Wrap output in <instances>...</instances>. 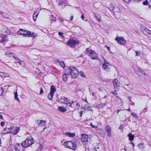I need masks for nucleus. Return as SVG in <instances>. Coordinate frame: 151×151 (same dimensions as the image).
Listing matches in <instances>:
<instances>
[{
	"label": "nucleus",
	"instance_id": "obj_39",
	"mask_svg": "<svg viewBox=\"0 0 151 151\" xmlns=\"http://www.w3.org/2000/svg\"><path fill=\"white\" fill-rule=\"evenodd\" d=\"M138 146L140 149H142L143 148V145L142 144H139L138 145Z\"/></svg>",
	"mask_w": 151,
	"mask_h": 151
},
{
	"label": "nucleus",
	"instance_id": "obj_18",
	"mask_svg": "<svg viewBox=\"0 0 151 151\" xmlns=\"http://www.w3.org/2000/svg\"><path fill=\"white\" fill-rule=\"evenodd\" d=\"M109 64L107 63H105L103 65V68L104 69L107 70L109 68Z\"/></svg>",
	"mask_w": 151,
	"mask_h": 151
},
{
	"label": "nucleus",
	"instance_id": "obj_45",
	"mask_svg": "<svg viewBox=\"0 0 151 151\" xmlns=\"http://www.w3.org/2000/svg\"><path fill=\"white\" fill-rule=\"evenodd\" d=\"M5 124V123L4 122H2L1 123V125L2 127H3Z\"/></svg>",
	"mask_w": 151,
	"mask_h": 151
},
{
	"label": "nucleus",
	"instance_id": "obj_11",
	"mask_svg": "<svg viewBox=\"0 0 151 151\" xmlns=\"http://www.w3.org/2000/svg\"><path fill=\"white\" fill-rule=\"evenodd\" d=\"M141 29L145 35L149 36V34H150V32L149 29L145 27L142 26L141 27Z\"/></svg>",
	"mask_w": 151,
	"mask_h": 151
},
{
	"label": "nucleus",
	"instance_id": "obj_27",
	"mask_svg": "<svg viewBox=\"0 0 151 151\" xmlns=\"http://www.w3.org/2000/svg\"><path fill=\"white\" fill-rule=\"evenodd\" d=\"M36 146L38 147V148L37 151H41L42 149V146L39 143H38L37 144Z\"/></svg>",
	"mask_w": 151,
	"mask_h": 151
},
{
	"label": "nucleus",
	"instance_id": "obj_40",
	"mask_svg": "<svg viewBox=\"0 0 151 151\" xmlns=\"http://www.w3.org/2000/svg\"><path fill=\"white\" fill-rule=\"evenodd\" d=\"M136 53V55L137 56H140L141 55V53L140 52H137V51H135Z\"/></svg>",
	"mask_w": 151,
	"mask_h": 151
},
{
	"label": "nucleus",
	"instance_id": "obj_13",
	"mask_svg": "<svg viewBox=\"0 0 151 151\" xmlns=\"http://www.w3.org/2000/svg\"><path fill=\"white\" fill-rule=\"evenodd\" d=\"M62 103L66 104H69V105H70L73 102L72 101H70L69 99L65 97L62 99Z\"/></svg>",
	"mask_w": 151,
	"mask_h": 151
},
{
	"label": "nucleus",
	"instance_id": "obj_52",
	"mask_svg": "<svg viewBox=\"0 0 151 151\" xmlns=\"http://www.w3.org/2000/svg\"><path fill=\"white\" fill-rule=\"evenodd\" d=\"M0 118L3 119V117L0 114Z\"/></svg>",
	"mask_w": 151,
	"mask_h": 151
},
{
	"label": "nucleus",
	"instance_id": "obj_53",
	"mask_svg": "<svg viewBox=\"0 0 151 151\" xmlns=\"http://www.w3.org/2000/svg\"><path fill=\"white\" fill-rule=\"evenodd\" d=\"M81 18L82 19H83V20H84V16H83V15H82V16H81Z\"/></svg>",
	"mask_w": 151,
	"mask_h": 151
},
{
	"label": "nucleus",
	"instance_id": "obj_16",
	"mask_svg": "<svg viewBox=\"0 0 151 151\" xmlns=\"http://www.w3.org/2000/svg\"><path fill=\"white\" fill-rule=\"evenodd\" d=\"M65 135L66 136L70 137H73L75 136V133H71L69 132L65 133Z\"/></svg>",
	"mask_w": 151,
	"mask_h": 151
},
{
	"label": "nucleus",
	"instance_id": "obj_1",
	"mask_svg": "<svg viewBox=\"0 0 151 151\" xmlns=\"http://www.w3.org/2000/svg\"><path fill=\"white\" fill-rule=\"evenodd\" d=\"M66 74L71 76V77L74 78L76 77L78 74V71L76 68L73 67L68 68L66 70Z\"/></svg>",
	"mask_w": 151,
	"mask_h": 151
},
{
	"label": "nucleus",
	"instance_id": "obj_60",
	"mask_svg": "<svg viewBox=\"0 0 151 151\" xmlns=\"http://www.w3.org/2000/svg\"><path fill=\"white\" fill-rule=\"evenodd\" d=\"M130 109H128L127 110H128V111H130Z\"/></svg>",
	"mask_w": 151,
	"mask_h": 151
},
{
	"label": "nucleus",
	"instance_id": "obj_8",
	"mask_svg": "<svg viewBox=\"0 0 151 151\" xmlns=\"http://www.w3.org/2000/svg\"><path fill=\"white\" fill-rule=\"evenodd\" d=\"M113 83L114 89L116 90H118L120 87V83L118 80L116 79L113 80Z\"/></svg>",
	"mask_w": 151,
	"mask_h": 151
},
{
	"label": "nucleus",
	"instance_id": "obj_23",
	"mask_svg": "<svg viewBox=\"0 0 151 151\" xmlns=\"http://www.w3.org/2000/svg\"><path fill=\"white\" fill-rule=\"evenodd\" d=\"M66 70L65 72V74L63 75V80L65 81H67V76H68V74H66Z\"/></svg>",
	"mask_w": 151,
	"mask_h": 151
},
{
	"label": "nucleus",
	"instance_id": "obj_26",
	"mask_svg": "<svg viewBox=\"0 0 151 151\" xmlns=\"http://www.w3.org/2000/svg\"><path fill=\"white\" fill-rule=\"evenodd\" d=\"M58 109L59 111L62 112H65L66 111V109L63 107L59 106Z\"/></svg>",
	"mask_w": 151,
	"mask_h": 151
},
{
	"label": "nucleus",
	"instance_id": "obj_32",
	"mask_svg": "<svg viewBox=\"0 0 151 151\" xmlns=\"http://www.w3.org/2000/svg\"><path fill=\"white\" fill-rule=\"evenodd\" d=\"M54 94L50 93L49 94V95L48 96V97L49 99L51 100L52 99L53 96Z\"/></svg>",
	"mask_w": 151,
	"mask_h": 151
},
{
	"label": "nucleus",
	"instance_id": "obj_30",
	"mask_svg": "<svg viewBox=\"0 0 151 151\" xmlns=\"http://www.w3.org/2000/svg\"><path fill=\"white\" fill-rule=\"evenodd\" d=\"M14 97L15 99L17 100L19 102L20 100L18 97V94L17 92L14 93Z\"/></svg>",
	"mask_w": 151,
	"mask_h": 151
},
{
	"label": "nucleus",
	"instance_id": "obj_58",
	"mask_svg": "<svg viewBox=\"0 0 151 151\" xmlns=\"http://www.w3.org/2000/svg\"><path fill=\"white\" fill-rule=\"evenodd\" d=\"M120 111V110L119 109H118V110L117 111V113H118Z\"/></svg>",
	"mask_w": 151,
	"mask_h": 151
},
{
	"label": "nucleus",
	"instance_id": "obj_9",
	"mask_svg": "<svg viewBox=\"0 0 151 151\" xmlns=\"http://www.w3.org/2000/svg\"><path fill=\"white\" fill-rule=\"evenodd\" d=\"M115 40L117 41L118 43L120 45H124L126 43V41L123 37H117L115 38Z\"/></svg>",
	"mask_w": 151,
	"mask_h": 151
},
{
	"label": "nucleus",
	"instance_id": "obj_5",
	"mask_svg": "<svg viewBox=\"0 0 151 151\" xmlns=\"http://www.w3.org/2000/svg\"><path fill=\"white\" fill-rule=\"evenodd\" d=\"M64 146L73 150H75L77 148L75 142L73 141L65 142L64 144Z\"/></svg>",
	"mask_w": 151,
	"mask_h": 151
},
{
	"label": "nucleus",
	"instance_id": "obj_15",
	"mask_svg": "<svg viewBox=\"0 0 151 151\" xmlns=\"http://www.w3.org/2000/svg\"><path fill=\"white\" fill-rule=\"evenodd\" d=\"M46 123V121L43 120H37V123L38 124L39 126H42L45 125Z\"/></svg>",
	"mask_w": 151,
	"mask_h": 151
},
{
	"label": "nucleus",
	"instance_id": "obj_20",
	"mask_svg": "<svg viewBox=\"0 0 151 151\" xmlns=\"http://www.w3.org/2000/svg\"><path fill=\"white\" fill-rule=\"evenodd\" d=\"M142 70L138 67H136L134 68V71L135 73L138 75L139 74H140V72Z\"/></svg>",
	"mask_w": 151,
	"mask_h": 151
},
{
	"label": "nucleus",
	"instance_id": "obj_49",
	"mask_svg": "<svg viewBox=\"0 0 151 151\" xmlns=\"http://www.w3.org/2000/svg\"><path fill=\"white\" fill-rule=\"evenodd\" d=\"M43 92V91L42 90V88H41V89H40V94H42Z\"/></svg>",
	"mask_w": 151,
	"mask_h": 151
},
{
	"label": "nucleus",
	"instance_id": "obj_36",
	"mask_svg": "<svg viewBox=\"0 0 151 151\" xmlns=\"http://www.w3.org/2000/svg\"><path fill=\"white\" fill-rule=\"evenodd\" d=\"M90 125L91 126L92 128H94L95 129H96L98 127L97 126L93 125L92 123L90 124Z\"/></svg>",
	"mask_w": 151,
	"mask_h": 151
},
{
	"label": "nucleus",
	"instance_id": "obj_62",
	"mask_svg": "<svg viewBox=\"0 0 151 151\" xmlns=\"http://www.w3.org/2000/svg\"><path fill=\"white\" fill-rule=\"evenodd\" d=\"M117 98H119V96H117Z\"/></svg>",
	"mask_w": 151,
	"mask_h": 151
},
{
	"label": "nucleus",
	"instance_id": "obj_10",
	"mask_svg": "<svg viewBox=\"0 0 151 151\" xmlns=\"http://www.w3.org/2000/svg\"><path fill=\"white\" fill-rule=\"evenodd\" d=\"M11 134H16L19 131V128L16 126H12L10 127Z\"/></svg>",
	"mask_w": 151,
	"mask_h": 151
},
{
	"label": "nucleus",
	"instance_id": "obj_29",
	"mask_svg": "<svg viewBox=\"0 0 151 151\" xmlns=\"http://www.w3.org/2000/svg\"><path fill=\"white\" fill-rule=\"evenodd\" d=\"M96 131L97 132L98 134H101L102 133V130L101 129L97 127L96 129Z\"/></svg>",
	"mask_w": 151,
	"mask_h": 151
},
{
	"label": "nucleus",
	"instance_id": "obj_24",
	"mask_svg": "<svg viewBox=\"0 0 151 151\" xmlns=\"http://www.w3.org/2000/svg\"><path fill=\"white\" fill-rule=\"evenodd\" d=\"M148 1L147 0L143 1V4L145 5L148 4L149 6L151 7V0H148Z\"/></svg>",
	"mask_w": 151,
	"mask_h": 151
},
{
	"label": "nucleus",
	"instance_id": "obj_50",
	"mask_svg": "<svg viewBox=\"0 0 151 151\" xmlns=\"http://www.w3.org/2000/svg\"><path fill=\"white\" fill-rule=\"evenodd\" d=\"M124 1L126 2H128L130 1V0H124Z\"/></svg>",
	"mask_w": 151,
	"mask_h": 151
},
{
	"label": "nucleus",
	"instance_id": "obj_42",
	"mask_svg": "<svg viewBox=\"0 0 151 151\" xmlns=\"http://www.w3.org/2000/svg\"><path fill=\"white\" fill-rule=\"evenodd\" d=\"M65 0H60V2L59 3V4H62L64 3V2L65 1Z\"/></svg>",
	"mask_w": 151,
	"mask_h": 151
},
{
	"label": "nucleus",
	"instance_id": "obj_54",
	"mask_svg": "<svg viewBox=\"0 0 151 151\" xmlns=\"http://www.w3.org/2000/svg\"><path fill=\"white\" fill-rule=\"evenodd\" d=\"M73 16H71V19H70V20L72 21L73 20Z\"/></svg>",
	"mask_w": 151,
	"mask_h": 151
},
{
	"label": "nucleus",
	"instance_id": "obj_59",
	"mask_svg": "<svg viewBox=\"0 0 151 151\" xmlns=\"http://www.w3.org/2000/svg\"><path fill=\"white\" fill-rule=\"evenodd\" d=\"M13 56L15 59H17V58L16 57H14V56Z\"/></svg>",
	"mask_w": 151,
	"mask_h": 151
},
{
	"label": "nucleus",
	"instance_id": "obj_7",
	"mask_svg": "<svg viewBox=\"0 0 151 151\" xmlns=\"http://www.w3.org/2000/svg\"><path fill=\"white\" fill-rule=\"evenodd\" d=\"M17 33L19 35H22L25 36L29 37L31 34V32L21 29Z\"/></svg>",
	"mask_w": 151,
	"mask_h": 151
},
{
	"label": "nucleus",
	"instance_id": "obj_17",
	"mask_svg": "<svg viewBox=\"0 0 151 151\" xmlns=\"http://www.w3.org/2000/svg\"><path fill=\"white\" fill-rule=\"evenodd\" d=\"M78 105V104L76 102L74 101L73 102L72 104L70 105H69V106H71L74 109L76 108L77 106Z\"/></svg>",
	"mask_w": 151,
	"mask_h": 151
},
{
	"label": "nucleus",
	"instance_id": "obj_4",
	"mask_svg": "<svg viewBox=\"0 0 151 151\" xmlns=\"http://www.w3.org/2000/svg\"><path fill=\"white\" fill-rule=\"evenodd\" d=\"M79 43V41L74 39L73 38L70 39L66 42V44L71 47H74Z\"/></svg>",
	"mask_w": 151,
	"mask_h": 151
},
{
	"label": "nucleus",
	"instance_id": "obj_43",
	"mask_svg": "<svg viewBox=\"0 0 151 151\" xmlns=\"http://www.w3.org/2000/svg\"><path fill=\"white\" fill-rule=\"evenodd\" d=\"M111 93L114 94L115 95H117V93H116V91H112L111 92Z\"/></svg>",
	"mask_w": 151,
	"mask_h": 151
},
{
	"label": "nucleus",
	"instance_id": "obj_37",
	"mask_svg": "<svg viewBox=\"0 0 151 151\" xmlns=\"http://www.w3.org/2000/svg\"><path fill=\"white\" fill-rule=\"evenodd\" d=\"M3 90L2 88L0 87V95H1L3 92Z\"/></svg>",
	"mask_w": 151,
	"mask_h": 151
},
{
	"label": "nucleus",
	"instance_id": "obj_41",
	"mask_svg": "<svg viewBox=\"0 0 151 151\" xmlns=\"http://www.w3.org/2000/svg\"><path fill=\"white\" fill-rule=\"evenodd\" d=\"M91 108L90 107H88V108H85V110H88L89 111H91Z\"/></svg>",
	"mask_w": 151,
	"mask_h": 151
},
{
	"label": "nucleus",
	"instance_id": "obj_2",
	"mask_svg": "<svg viewBox=\"0 0 151 151\" xmlns=\"http://www.w3.org/2000/svg\"><path fill=\"white\" fill-rule=\"evenodd\" d=\"M34 142V140L31 136H29L27 139L22 143V147H27L32 145Z\"/></svg>",
	"mask_w": 151,
	"mask_h": 151
},
{
	"label": "nucleus",
	"instance_id": "obj_38",
	"mask_svg": "<svg viewBox=\"0 0 151 151\" xmlns=\"http://www.w3.org/2000/svg\"><path fill=\"white\" fill-rule=\"evenodd\" d=\"M39 13L37 11H35L33 15V19H34V17H35V15L36 14H38Z\"/></svg>",
	"mask_w": 151,
	"mask_h": 151
},
{
	"label": "nucleus",
	"instance_id": "obj_63",
	"mask_svg": "<svg viewBox=\"0 0 151 151\" xmlns=\"http://www.w3.org/2000/svg\"><path fill=\"white\" fill-rule=\"evenodd\" d=\"M132 144H133V145L134 146V144L132 143Z\"/></svg>",
	"mask_w": 151,
	"mask_h": 151
},
{
	"label": "nucleus",
	"instance_id": "obj_34",
	"mask_svg": "<svg viewBox=\"0 0 151 151\" xmlns=\"http://www.w3.org/2000/svg\"><path fill=\"white\" fill-rule=\"evenodd\" d=\"M51 20L52 21H56V18L55 16L53 15L51 16Z\"/></svg>",
	"mask_w": 151,
	"mask_h": 151
},
{
	"label": "nucleus",
	"instance_id": "obj_21",
	"mask_svg": "<svg viewBox=\"0 0 151 151\" xmlns=\"http://www.w3.org/2000/svg\"><path fill=\"white\" fill-rule=\"evenodd\" d=\"M140 73V74H139L138 75L139 78H144L145 77V76L146 75L145 73V72L142 70Z\"/></svg>",
	"mask_w": 151,
	"mask_h": 151
},
{
	"label": "nucleus",
	"instance_id": "obj_56",
	"mask_svg": "<svg viewBox=\"0 0 151 151\" xmlns=\"http://www.w3.org/2000/svg\"><path fill=\"white\" fill-rule=\"evenodd\" d=\"M149 35H150L149 36V37H150V39H151V33H150V34H149Z\"/></svg>",
	"mask_w": 151,
	"mask_h": 151
},
{
	"label": "nucleus",
	"instance_id": "obj_48",
	"mask_svg": "<svg viewBox=\"0 0 151 151\" xmlns=\"http://www.w3.org/2000/svg\"><path fill=\"white\" fill-rule=\"evenodd\" d=\"M58 34L60 36H62L63 34V33L60 32H58Z\"/></svg>",
	"mask_w": 151,
	"mask_h": 151
},
{
	"label": "nucleus",
	"instance_id": "obj_12",
	"mask_svg": "<svg viewBox=\"0 0 151 151\" xmlns=\"http://www.w3.org/2000/svg\"><path fill=\"white\" fill-rule=\"evenodd\" d=\"M106 132L108 136L110 137L111 136V128L110 126H107L105 128Z\"/></svg>",
	"mask_w": 151,
	"mask_h": 151
},
{
	"label": "nucleus",
	"instance_id": "obj_3",
	"mask_svg": "<svg viewBox=\"0 0 151 151\" xmlns=\"http://www.w3.org/2000/svg\"><path fill=\"white\" fill-rule=\"evenodd\" d=\"M91 138V135L86 134H82L81 135V140L84 145L88 144Z\"/></svg>",
	"mask_w": 151,
	"mask_h": 151
},
{
	"label": "nucleus",
	"instance_id": "obj_6",
	"mask_svg": "<svg viewBox=\"0 0 151 151\" xmlns=\"http://www.w3.org/2000/svg\"><path fill=\"white\" fill-rule=\"evenodd\" d=\"M87 51L88 54L91 55L92 59H98L97 54L94 51L89 48L87 49Z\"/></svg>",
	"mask_w": 151,
	"mask_h": 151
},
{
	"label": "nucleus",
	"instance_id": "obj_57",
	"mask_svg": "<svg viewBox=\"0 0 151 151\" xmlns=\"http://www.w3.org/2000/svg\"><path fill=\"white\" fill-rule=\"evenodd\" d=\"M88 106L87 105H86V106H85L84 107H83V108L85 109V108H88Z\"/></svg>",
	"mask_w": 151,
	"mask_h": 151
},
{
	"label": "nucleus",
	"instance_id": "obj_31",
	"mask_svg": "<svg viewBox=\"0 0 151 151\" xmlns=\"http://www.w3.org/2000/svg\"><path fill=\"white\" fill-rule=\"evenodd\" d=\"M8 40V39L7 38L6 36H5L1 40V42H5L7 41Z\"/></svg>",
	"mask_w": 151,
	"mask_h": 151
},
{
	"label": "nucleus",
	"instance_id": "obj_25",
	"mask_svg": "<svg viewBox=\"0 0 151 151\" xmlns=\"http://www.w3.org/2000/svg\"><path fill=\"white\" fill-rule=\"evenodd\" d=\"M128 136L129 137V140L131 141L134 140V136L131 133H129L128 134Z\"/></svg>",
	"mask_w": 151,
	"mask_h": 151
},
{
	"label": "nucleus",
	"instance_id": "obj_14",
	"mask_svg": "<svg viewBox=\"0 0 151 151\" xmlns=\"http://www.w3.org/2000/svg\"><path fill=\"white\" fill-rule=\"evenodd\" d=\"M2 133L3 134H10L11 132L10 127L6 128L4 129Z\"/></svg>",
	"mask_w": 151,
	"mask_h": 151
},
{
	"label": "nucleus",
	"instance_id": "obj_55",
	"mask_svg": "<svg viewBox=\"0 0 151 151\" xmlns=\"http://www.w3.org/2000/svg\"><path fill=\"white\" fill-rule=\"evenodd\" d=\"M82 76L83 77H84L85 76L83 73H82Z\"/></svg>",
	"mask_w": 151,
	"mask_h": 151
},
{
	"label": "nucleus",
	"instance_id": "obj_28",
	"mask_svg": "<svg viewBox=\"0 0 151 151\" xmlns=\"http://www.w3.org/2000/svg\"><path fill=\"white\" fill-rule=\"evenodd\" d=\"M57 63L58 64H59L61 66L64 68L65 67V65L63 62H60L59 61H58L57 62Z\"/></svg>",
	"mask_w": 151,
	"mask_h": 151
},
{
	"label": "nucleus",
	"instance_id": "obj_22",
	"mask_svg": "<svg viewBox=\"0 0 151 151\" xmlns=\"http://www.w3.org/2000/svg\"><path fill=\"white\" fill-rule=\"evenodd\" d=\"M56 89L54 86H51L50 88V93L54 94L55 92L56 91Z\"/></svg>",
	"mask_w": 151,
	"mask_h": 151
},
{
	"label": "nucleus",
	"instance_id": "obj_44",
	"mask_svg": "<svg viewBox=\"0 0 151 151\" xmlns=\"http://www.w3.org/2000/svg\"><path fill=\"white\" fill-rule=\"evenodd\" d=\"M37 16H38V14H36L35 15V17H34V19H33L35 21L36 20V19L37 17Z\"/></svg>",
	"mask_w": 151,
	"mask_h": 151
},
{
	"label": "nucleus",
	"instance_id": "obj_33",
	"mask_svg": "<svg viewBox=\"0 0 151 151\" xmlns=\"http://www.w3.org/2000/svg\"><path fill=\"white\" fill-rule=\"evenodd\" d=\"M13 54L10 52H6V55H8L9 57H11L13 55Z\"/></svg>",
	"mask_w": 151,
	"mask_h": 151
},
{
	"label": "nucleus",
	"instance_id": "obj_51",
	"mask_svg": "<svg viewBox=\"0 0 151 151\" xmlns=\"http://www.w3.org/2000/svg\"><path fill=\"white\" fill-rule=\"evenodd\" d=\"M3 73H2L1 72H0V75L1 76H2V77H3V75H2V74H3Z\"/></svg>",
	"mask_w": 151,
	"mask_h": 151
},
{
	"label": "nucleus",
	"instance_id": "obj_35",
	"mask_svg": "<svg viewBox=\"0 0 151 151\" xmlns=\"http://www.w3.org/2000/svg\"><path fill=\"white\" fill-rule=\"evenodd\" d=\"M37 36V35L35 33H31V34L30 35L29 37H35Z\"/></svg>",
	"mask_w": 151,
	"mask_h": 151
},
{
	"label": "nucleus",
	"instance_id": "obj_46",
	"mask_svg": "<svg viewBox=\"0 0 151 151\" xmlns=\"http://www.w3.org/2000/svg\"><path fill=\"white\" fill-rule=\"evenodd\" d=\"M58 19L61 22H63V19L60 17H58Z\"/></svg>",
	"mask_w": 151,
	"mask_h": 151
},
{
	"label": "nucleus",
	"instance_id": "obj_61",
	"mask_svg": "<svg viewBox=\"0 0 151 151\" xmlns=\"http://www.w3.org/2000/svg\"><path fill=\"white\" fill-rule=\"evenodd\" d=\"M63 37H64V36H62L61 37H62V38H63Z\"/></svg>",
	"mask_w": 151,
	"mask_h": 151
},
{
	"label": "nucleus",
	"instance_id": "obj_19",
	"mask_svg": "<svg viewBox=\"0 0 151 151\" xmlns=\"http://www.w3.org/2000/svg\"><path fill=\"white\" fill-rule=\"evenodd\" d=\"M17 148V151H20L21 150V148L22 147L19 144L17 143L14 145Z\"/></svg>",
	"mask_w": 151,
	"mask_h": 151
},
{
	"label": "nucleus",
	"instance_id": "obj_47",
	"mask_svg": "<svg viewBox=\"0 0 151 151\" xmlns=\"http://www.w3.org/2000/svg\"><path fill=\"white\" fill-rule=\"evenodd\" d=\"M96 145L97 146V147H95V145H94V147H95V150H96V148H97L98 149L99 148V146H98V145L96 143Z\"/></svg>",
	"mask_w": 151,
	"mask_h": 151
}]
</instances>
